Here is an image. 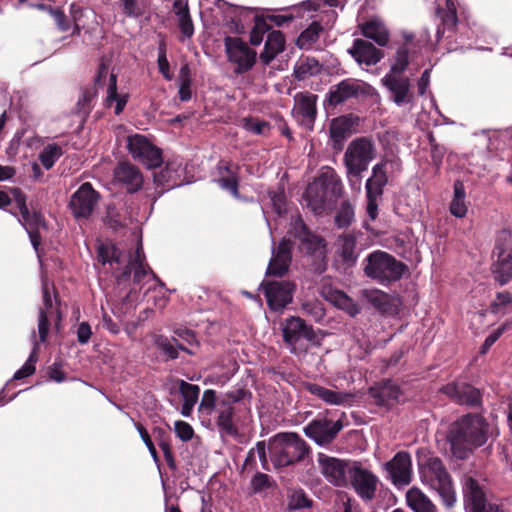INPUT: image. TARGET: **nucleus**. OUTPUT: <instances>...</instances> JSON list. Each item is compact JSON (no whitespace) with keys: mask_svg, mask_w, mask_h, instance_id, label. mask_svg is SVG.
<instances>
[{"mask_svg":"<svg viewBox=\"0 0 512 512\" xmlns=\"http://www.w3.org/2000/svg\"><path fill=\"white\" fill-rule=\"evenodd\" d=\"M342 192L341 179L332 168H328L307 186L303 198L308 208L315 214H321L342 196Z\"/></svg>","mask_w":512,"mask_h":512,"instance_id":"f03ea898","label":"nucleus"},{"mask_svg":"<svg viewBox=\"0 0 512 512\" xmlns=\"http://www.w3.org/2000/svg\"><path fill=\"white\" fill-rule=\"evenodd\" d=\"M32 7H35L40 10L47 11L55 20L56 25L61 31H68L69 30V24L65 19V15L63 12L59 9H54L51 6H48L46 4H35L32 5Z\"/></svg>","mask_w":512,"mask_h":512,"instance_id":"052dcab7","label":"nucleus"},{"mask_svg":"<svg viewBox=\"0 0 512 512\" xmlns=\"http://www.w3.org/2000/svg\"><path fill=\"white\" fill-rule=\"evenodd\" d=\"M234 414V407L227 405L225 401H222L216 420L217 426L222 435L232 437H236L238 435V428L234 423Z\"/></svg>","mask_w":512,"mask_h":512,"instance_id":"c9c22d12","label":"nucleus"},{"mask_svg":"<svg viewBox=\"0 0 512 512\" xmlns=\"http://www.w3.org/2000/svg\"><path fill=\"white\" fill-rule=\"evenodd\" d=\"M371 396L375 399L376 403L381 406L389 405L390 392L386 387L370 389Z\"/></svg>","mask_w":512,"mask_h":512,"instance_id":"774afa93","label":"nucleus"},{"mask_svg":"<svg viewBox=\"0 0 512 512\" xmlns=\"http://www.w3.org/2000/svg\"><path fill=\"white\" fill-rule=\"evenodd\" d=\"M127 148L132 157L147 168L160 167V150L153 146L145 136L138 134L129 136Z\"/></svg>","mask_w":512,"mask_h":512,"instance_id":"6ab92c4d","label":"nucleus"},{"mask_svg":"<svg viewBox=\"0 0 512 512\" xmlns=\"http://www.w3.org/2000/svg\"><path fill=\"white\" fill-rule=\"evenodd\" d=\"M506 329V325H503L501 327H498L496 330H494L491 334H489L484 343L482 344L480 348V354H486L490 348L494 345V343L502 336Z\"/></svg>","mask_w":512,"mask_h":512,"instance_id":"69168bd1","label":"nucleus"},{"mask_svg":"<svg viewBox=\"0 0 512 512\" xmlns=\"http://www.w3.org/2000/svg\"><path fill=\"white\" fill-rule=\"evenodd\" d=\"M382 84L390 92V99L398 106L409 104L414 99L410 79L403 75H385Z\"/></svg>","mask_w":512,"mask_h":512,"instance_id":"5701e85b","label":"nucleus"},{"mask_svg":"<svg viewBox=\"0 0 512 512\" xmlns=\"http://www.w3.org/2000/svg\"><path fill=\"white\" fill-rule=\"evenodd\" d=\"M510 305H512V295L507 291L498 292L489 305V311L492 314H504L505 309Z\"/></svg>","mask_w":512,"mask_h":512,"instance_id":"6e6d98bb","label":"nucleus"},{"mask_svg":"<svg viewBox=\"0 0 512 512\" xmlns=\"http://www.w3.org/2000/svg\"><path fill=\"white\" fill-rule=\"evenodd\" d=\"M342 419L333 421L326 416L317 417L310 421L304 428V434L320 446L331 444L343 429Z\"/></svg>","mask_w":512,"mask_h":512,"instance_id":"f8f14e48","label":"nucleus"},{"mask_svg":"<svg viewBox=\"0 0 512 512\" xmlns=\"http://www.w3.org/2000/svg\"><path fill=\"white\" fill-rule=\"evenodd\" d=\"M323 31L320 22L313 21L306 29H304L296 40V45L300 49L308 50L315 44Z\"/></svg>","mask_w":512,"mask_h":512,"instance_id":"a19ab883","label":"nucleus"},{"mask_svg":"<svg viewBox=\"0 0 512 512\" xmlns=\"http://www.w3.org/2000/svg\"><path fill=\"white\" fill-rule=\"evenodd\" d=\"M215 182L223 190L228 191L234 198H239V172L217 178Z\"/></svg>","mask_w":512,"mask_h":512,"instance_id":"5fc2aeb1","label":"nucleus"},{"mask_svg":"<svg viewBox=\"0 0 512 512\" xmlns=\"http://www.w3.org/2000/svg\"><path fill=\"white\" fill-rule=\"evenodd\" d=\"M239 166L237 164H233L231 161H226L224 159H221L217 166L216 171L218 178L225 177L229 174H234L239 172Z\"/></svg>","mask_w":512,"mask_h":512,"instance_id":"338daca9","label":"nucleus"},{"mask_svg":"<svg viewBox=\"0 0 512 512\" xmlns=\"http://www.w3.org/2000/svg\"><path fill=\"white\" fill-rule=\"evenodd\" d=\"M360 123V117L353 113L339 116L332 120L330 125V137L334 150H342L344 142L356 132Z\"/></svg>","mask_w":512,"mask_h":512,"instance_id":"4be33fe9","label":"nucleus"},{"mask_svg":"<svg viewBox=\"0 0 512 512\" xmlns=\"http://www.w3.org/2000/svg\"><path fill=\"white\" fill-rule=\"evenodd\" d=\"M136 427H137V430L143 440V442L145 443V445L147 446L156 466H157V469L160 471V460H159V457H158V454H157V450L148 434V432L146 431V429L141 426L140 424H136Z\"/></svg>","mask_w":512,"mask_h":512,"instance_id":"e2e57ef3","label":"nucleus"},{"mask_svg":"<svg viewBox=\"0 0 512 512\" xmlns=\"http://www.w3.org/2000/svg\"><path fill=\"white\" fill-rule=\"evenodd\" d=\"M240 125L246 131L262 136H267L271 129V125L268 121L259 120L252 116L242 118Z\"/></svg>","mask_w":512,"mask_h":512,"instance_id":"49530a36","label":"nucleus"},{"mask_svg":"<svg viewBox=\"0 0 512 512\" xmlns=\"http://www.w3.org/2000/svg\"><path fill=\"white\" fill-rule=\"evenodd\" d=\"M285 49V36L279 30L269 32L265 41L264 49L260 53V60L264 65H269L271 61Z\"/></svg>","mask_w":512,"mask_h":512,"instance_id":"72a5a7b5","label":"nucleus"},{"mask_svg":"<svg viewBox=\"0 0 512 512\" xmlns=\"http://www.w3.org/2000/svg\"><path fill=\"white\" fill-rule=\"evenodd\" d=\"M494 252L497 254V261L492 266L494 279L500 285H505L512 280V233L510 231L500 232Z\"/></svg>","mask_w":512,"mask_h":512,"instance_id":"1a4fd4ad","label":"nucleus"},{"mask_svg":"<svg viewBox=\"0 0 512 512\" xmlns=\"http://www.w3.org/2000/svg\"><path fill=\"white\" fill-rule=\"evenodd\" d=\"M62 154L63 151L59 145L56 143H50L40 151L38 160L46 170H50L59 160Z\"/></svg>","mask_w":512,"mask_h":512,"instance_id":"a18cd8bd","label":"nucleus"},{"mask_svg":"<svg viewBox=\"0 0 512 512\" xmlns=\"http://www.w3.org/2000/svg\"><path fill=\"white\" fill-rule=\"evenodd\" d=\"M177 83L179 85L178 96L182 102H187L192 98V77H191V69L188 63H185L181 66L177 78Z\"/></svg>","mask_w":512,"mask_h":512,"instance_id":"37998d69","label":"nucleus"},{"mask_svg":"<svg viewBox=\"0 0 512 512\" xmlns=\"http://www.w3.org/2000/svg\"><path fill=\"white\" fill-rule=\"evenodd\" d=\"M224 46L228 61L236 65V74H244L253 68L257 53L241 38L227 36L224 38Z\"/></svg>","mask_w":512,"mask_h":512,"instance_id":"9d476101","label":"nucleus"},{"mask_svg":"<svg viewBox=\"0 0 512 512\" xmlns=\"http://www.w3.org/2000/svg\"><path fill=\"white\" fill-rule=\"evenodd\" d=\"M16 202L19 208L20 217L18 218L19 223L24 227L27 231L31 244L35 249L37 255L39 256V245H40V236L39 230L45 227L44 221L42 219L41 214L37 212L30 213L26 204L25 198L23 195H18L16 198Z\"/></svg>","mask_w":512,"mask_h":512,"instance_id":"412c9836","label":"nucleus"},{"mask_svg":"<svg viewBox=\"0 0 512 512\" xmlns=\"http://www.w3.org/2000/svg\"><path fill=\"white\" fill-rule=\"evenodd\" d=\"M349 479L361 499L370 501L375 497L378 478L371 471L364 469L360 463L353 462Z\"/></svg>","mask_w":512,"mask_h":512,"instance_id":"aec40b11","label":"nucleus"},{"mask_svg":"<svg viewBox=\"0 0 512 512\" xmlns=\"http://www.w3.org/2000/svg\"><path fill=\"white\" fill-rule=\"evenodd\" d=\"M419 471L423 484L435 490L443 504L451 508L456 501V493L451 476L442 460L438 457H430L424 464H420Z\"/></svg>","mask_w":512,"mask_h":512,"instance_id":"39448f33","label":"nucleus"},{"mask_svg":"<svg viewBox=\"0 0 512 512\" xmlns=\"http://www.w3.org/2000/svg\"><path fill=\"white\" fill-rule=\"evenodd\" d=\"M168 392L167 400L180 410L184 417H190L198 402L200 387L182 379L170 380L164 384Z\"/></svg>","mask_w":512,"mask_h":512,"instance_id":"6e6552de","label":"nucleus"},{"mask_svg":"<svg viewBox=\"0 0 512 512\" xmlns=\"http://www.w3.org/2000/svg\"><path fill=\"white\" fill-rule=\"evenodd\" d=\"M489 435V422L481 414L467 413L450 425L447 441L453 456L465 460L486 444Z\"/></svg>","mask_w":512,"mask_h":512,"instance_id":"f257e3e1","label":"nucleus"},{"mask_svg":"<svg viewBox=\"0 0 512 512\" xmlns=\"http://www.w3.org/2000/svg\"><path fill=\"white\" fill-rule=\"evenodd\" d=\"M318 463L324 477L337 487L347 486V476L350 478V468L353 463L328 456L324 453L318 454Z\"/></svg>","mask_w":512,"mask_h":512,"instance_id":"a211bd4d","label":"nucleus"},{"mask_svg":"<svg viewBox=\"0 0 512 512\" xmlns=\"http://www.w3.org/2000/svg\"><path fill=\"white\" fill-rule=\"evenodd\" d=\"M407 502L414 512H436L435 505L417 488L408 491Z\"/></svg>","mask_w":512,"mask_h":512,"instance_id":"58836bf2","label":"nucleus"},{"mask_svg":"<svg viewBox=\"0 0 512 512\" xmlns=\"http://www.w3.org/2000/svg\"><path fill=\"white\" fill-rule=\"evenodd\" d=\"M348 53L359 65L374 66L384 58V51L375 47L371 42L356 38Z\"/></svg>","mask_w":512,"mask_h":512,"instance_id":"bb28decb","label":"nucleus"},{"mask_svg":"<svg viewBox=\"0 0 512 512\" xmlns=\"http://www.w3.org/2000/svg\"><path fill=\"white\" fill-rule=\"evenodd\" d=\"M374 156L375 147L369 138L360 137L353 140L344 154V164L348 175L359 180L362 172L368 169V165Z\"/></svg>","mask_w":512,"mask_h":512,"instance_id":"0eeeda50","label":"nucleus"},{"mask_svg":"<svg viewBox=\"0 0 512 512\" xmlns=\"http://www.w3.org/2000/svg\"><path fill=\"white\" fill-rule=\"evenodd\" d=\"M271 29V26L266 22L264 16H254V26L250 32V43L254 46L259 45L265 33Z\"/></svg>","mask_w":512,"mask_h":512,"instance_id":"3c124183","label":"nucleus"},{"mask_svg":"<svg viewBox=\"0 0 512 512\" xmlns=\"http://www.w3.org/2000/svg\"><path fill=\"white\" fill-rule=\"evenodd\" d=\"M114 178L117 182L124 185L129 192H136L141 188L143 182L139 170L126 162L118 164L114 169Z\"/></svg>","mask_w":512,"mask_h":512,"instance_id":"c756f323","label":"nucleus"},{"mask_svg":"<svg viewBox=\"0 0 512 512\" xmlns=\"http://www.w3.org/2000/svg\"><path fill=\"white\" fill-rule=\"evenodd\" d=\"M294 100L295 107L293 111L297 119L302 126L312 130L317 116V95L299 92L295 95Z\"/></svg>","mask_w":512,"mask_h":512,"instance_id":"a878e982","label":"nucleus"},{"mask_svg":"<svg viewBox=\"0 0 512 512\" xmlns=\"http://www.w3.org/2000/svg\"><path fill=\"white\" fill-rule=\"evenodd\" d=\"M409 65V50L406 46L397 49L394 61L387 75H403Z\"/></svg>","mask_w":512,"mask_h":512,"instance_id":"8fccbe9b","label":"nucleus"},{"mask_svg":"<svg viewBox=\"0 0 512 512\" xmlns=\"http://www.w3.org/2000/svg\"><path fill=\"white\" fill-rule=\"evenodd\" d=\"M332 301L340 308L346 310L351 316H355L359 312L355 302L342 291H335L332 294Z\"/></svg>","mask_w":512,"mask_h":512,"instance_id":"13d9d810","label":"nucleus"},{"mask_svg":"<svg viewBox=\"0 0 512 512\" xmlns=\"http://www.w3.org/2000/svg\"><path fill=\"white\" fill-rule=\"evenodd\" d=\"M281 330L285 344L295 350L297 343L305 339L314 343L316 333L312 325H308L306 321L298 316H289L281 323Z\"/></svg>","mask_w":512,"mask_h":512,"instance_id":"f3484780","label":"nucleus"},{"mask_svg":"<svg viewBox=\"0 0 512 512\" xmlns=\"http://www.w3.org/2000/svg\"><path fill=\"white\" fill-rule=\"evenodd\" d=\"M185 180V167L180 156L164 159L162 155V194L181 186Z\"/></svg>","mask_w":512,"mask_h":512,"instance_id":"393cba45","label":"nucleus"},{"mask_svg":"<svg viewBox=\"0 0 512 512\" xmlns=\"http://www.w3.org/2000/svg\"><path fill=\"white\" fill-rule=\"evenodd\" d=\"M338 255L345 268H352L356 265L359 252L357 250V240L353 234H343L338 238Z\"/></svg>","mask_w":512,"mask_h":512,"instance_id":"2f4dec72","label":"nucleus"},{"mask_svg":"<svg viewBox=\"0 0 512 512\" xmlns=\"http://www.w3.org/2000/svg\"><path fill=\"white\" fill-rule=\"evenodd\" d=\"M99 199L100 194L85 182L71 195L69 208L78 221L86 220L93 214Z\"/></svg>","mask_w":512,"mask_h":512,"instance_id":"ddd939ff","label":"nucleus"},{"mask_svg":"<svg viewBox=\"0 0 512 512\" xmlns=\"http://www.w3.org/2000/svg\"><path fill=\"white\" fill-rule=\"evenodd\" d=\"M386 164L387 161H382L374 165L372 176L367 179L365 184L366 194L382 196L384 187L388 183Z\"/></svg>","mask_w":512,"mask_h":512,"instance_id":"f704fd0d","label":"nucleus"},{"mask_svg":"<svg viewBox=\"0 0 512 512\" xmlns=\"http://www.w3.org/2000/svg\"><path fill=\"white\" fill-rule=\"evenodd\" d=\"M293 242L283 238L278 246L273 249L272 258L269 261L266 275L282 277L289 269L292 259Z\"/></svg>","mask_w":512,"mask_h":512,"instance_id":"b1692460","label":"nucleus"},{"mask_svg":"<svg viewBox=\"0 0 512 512\" xmlns=\"http://www.w3.org/2000/svg\"><path fill=\"white\" fill-rule=\"evenodd\" d=\"M436 12L441 19V24L437 29V40L439 41L445 30H453L456 27L458 17L455 4L452 0H446L445 8L442 9L441 7H438Z\"/></svg>","mask_w":512,"mask_h":512,"instance_id":"e433bc0d","label":"nucleus"},{"mask_svg":"<svg viewBox=\"0 0 512 512\" xmlns=\"http://www.w3.org/2000/svg\"><path fill=\"white\" fill-rule=\"evenodd\" d=\"M364 274L383 286L401 280L408 272V266L393 255L382 250H376L368 254L363 261Z\"/></svg>","mask_w":512,"mask_h":512,"instance_id":"20e7f679","label":"nucleus"},{"mask_svg":"<svg viewBox=\"0 0 512 512\" xmlns=\"http://www.w3.org/2000/svg\"><path fill=\"white\" fill-rule=\"evenodd\" d=\"M172 23L180 32V36L178 37L180 42H184L186 39H191L193 37L194 24L190 12L182 14L179 19Z\"/></svg>","mask_w":512,"mask_h":512,"instance_id":"603ef678","label":"nucleus"},{"mask_svg":"<svg viewBox=\"0 0 512 512\" xmlns=\"http://www.w3.org/2000/svg\"><path fill=\"white\" fill-rule=\"evenodd\" d=\"M296 236L302 243L308 244V250L316 253L319 257L324 256L325 240L322 237L313 235L308 227L301 222L299 228L296 227Z\"/></svg>","mask_w":512,"mask_h":512,"instance_id":"4c0bfd02","label":"nucleus"},{"mask_svg":"<svg viewBox=\"0 0 512 512\" xmlns=\"http://www.w3.org/2000/svg\"><path fill=\"white\" fill-rule=\"evenodd\" d=\"M268 451L274 466L280 468L303 461L310 447L297 433L282 432L269 440Z\"/></svg>","mask_w":512,"mask_h":512,"instance_id":"7ed1b4c3","label":"nucleus"},{"mask_svg":"<svg viewBox=\"0 0 512 512\" xmlns=\"http://www.w3.org/2000/svg\"><path fill=\"white\" fill-rule=\"evenodd\" d=\"M411 456L406 451L396 453L393 459L387 463V469L395 484L407 485L411 481Z\"/></svg>","mask_w":512,"mask_h":512,"instance_id":"c85d7f7f","label":"nucleus"},{"mask_svg":"<svg viewBox=\"0 0 512 512\" xmlns=\"http://www.w3.org/2000/svg\"><path fill=\"white\" fill-rule=\"evenodd\" d=\"M126 102V96H120L117 93L116 76L114 74H110L105 105L110 107L115 103L114 112L116 115H119L123 111Z\"/></svg>","mask_w":512,"mask_h":512,"instance_id":"c03bdc74","label":"nucleus"},{"mask_svg":"<svg viewBox=\"0 0 512 512\" xmlns=\"http://www.w3.org/2000/svg\"><path fill=\"white\" fill-rule=\"evenodd\" d=\"M123 12L128 17H138L145 12V0H119Z\"/></svg>","mask_w":512,"mask_h":512,"instance_id":"bf43d9fd","label":"nucleus"},{"mask_svg":"<svg viewBox=\"0 0 512 512\" xmlns=\"http://www.w3.org/2000/svg\"><path fill=\"white\" fill-rule=\"evenodd\" d=\"M463 494L467 512H505L502 505L487 502L484 490L472 477L465 480Z\"/></svg>","mask_w":512,"mask_h":512,"instance_id":"4468645a","label":"nucleus"},{"mask_svg":"<svg viewBox=\"0 0 512 512\" xmlns=\"http://www.w3.org/2000/svg\"><path fill=\"white\" fill-rule=\"evenodd\" d=\"M216 401V392L212 389L205 390L198 406V413L200 417H209L215 410Z\"/></svg>","mask_w":512,"mask_h":512,"instance_id":"864d4df0","label":"nucleus"},{"mask_svg":"<svg viewBox=\"0 0 512 512\" xmlns=\"http://www.w3.org/2000/svg\"><path fill=\"white\" fill-rule=\"evenodd\" d=\"M439 392L446 395L450 400L459 405H465L471 408L482 405L481 391L467 382H449L443 385Z\"/></svg>","mask_w":512,"mask_h":512,"instance_id":"dca6fc26","label":"nucleus"},{"mask_svg":"<svg viewBox=\"0 0 512 512\" xmlns=\"http://www.w3.org/2000/svg\"><path fill=\"white\" fill-rule=\"evenodd\" d=\"M148 272V269L144 266L141 259L140 249L137 248L135 254L131 256L129 263L120 278H126L133 274L134 282L140 283L148 275Z\"/></svg>","mask_w":512,"mask_h":512,"instance_id":"ea45409f","label":"nucleus"},{"mask_svg":"<svg viewBox=\"0 0 512 512\" xmlns=\"http://www.w3.org/2000/svg\"><path fill=\"white\" fill-rule=\"evenodd\" d=\"M321 71L319 61L314 57H306L294 66L293 75L298 81L305 80L308 76H313Z\"/></svg>","mask_w":512,"mask_h":512,"instance_id":"79ce46f5","label":"nucleus"},{"mask_svg":"<svg viewBox=\"0 0 512 512\" xmlns=\"http://www.w3.org/2000/svg\"><path fill=\"white\" fill-rule=\"evenodd\" d=\"M361 34L373 40L379 46H386L389 42V31L385 24L378 18H372L358 25Z\"/></svg>","mask_w":512,"mask_h":512,"instance_id":"7c9ffc66","label":"nucleus"},{"mask_svg":"<svg viewBox=\"0 0 512 512\" xmlns=\"http://www.w3.org/2000/svg\"><path fill=\"white\" fill-rule=\"evenodd\" d=\"M313 501L308 498L303 489H297L290 495L288 507L290 510H300L312 507Z\"/></svg>","mask_w":512,"mask_h":512,"instance_id":"4d7b16f0","label":"nucleus"},{"mask_svg":"<svg viewBox=\"0 0 512 512\" xmlns=\"http://www.w3.org/2000/svg\"><path fill=\"white\" fill-rule=\"evenodd\" d=\"M355 212L353 205L345 200L341 203L339 209L336 212L334 221L338 228H346L354 221Z\"/></svg>","mask_w":512,"mask_h":512,"instance_id":"09e8293b","label":"nucleus"},{"mask_svg":"<svg viewBox=\"0 0 512 512\" xmlns=\"http://www.w3.org/2000/svg\"><path fill=\"white\" fill-rule=\"evenodd\" d=\"M268 307L274 312H281L293 301L296 284L292 281H263L261 284Z\"/></svg>","mask_w":512,"mask_h":512,"instance_id":"9b49d317","label":"nucleus"},{"mask_svg":"<svg viewBox=\"0 0 512 512\" xmlns=\"http://www.w3.org/2000/svg\"><path fill=\"white\" fill-rule=\"evenodd\" d=\"M304 389L329 405H342L350 397L348 393L334 391L312 382L304 383Z\"/></svg>","mask_w":512,"mask_h":512,"instance_id":"473e14b6","label":"nucleus"},{"mask_svg":"<svg viewBox=\"0 0 512 512\" xmlns=\"http://www.w3.org/2000/svg\"><path fill=\"white\" fill-rule=\"evenodd\" d=\"M174 335L173 341L177 348L191 354V351L185 347V344L192 346L198 343L194 331L186 327H179L174 330Z\"/></svg>","mask_w":512,"mask_h":512,"instance_id":"de8ad7c7","label":"nucleus"},{"mask_svg":"<svg viewBox=\"0 0 512 512\" xmlns=\"http://www.w3.org/2000/svg\"><path fill=\"white\" fill-rule=\"evenodd\" d=\"M364 296L369 304L382 315L394 316L398 314L399 307L402 304L400 298L391 296L379 289L366 290Z\"/></svg>","mask_w":512,"mask_h":512,"instance_id":"cd10ccee","label":"nucleus"},{"mask_svg":"<svg viewBox=\"0 0 512 512\" xmlns=\"http://www.w3.org/2000/svg\"><path fill=\"white\" fill-rule=\"evenodd\" d=\"M42 292H43V307L39 309V317H38V334L39 340L36 339L35 331L31 333V341L33 344L32 351L27 359V361L23 364V366L14 373V380H21L32 375L35 372V363L38 360V349L39 343L45 342L48 336L49 331V320L48 316L50 313V309H52V299L49 291V283L46 280L42 281Z\"/></svg>","mask_w":512,"mask_h":512,"instance_id":"423d86ee","label":"nucleus"},{"mask_svg":"<svg viewBox=\"0 0 512 512\" xmlns=\"http://www.w3.org/2000/svg\"><path fill=\"white\" fill-rule=\"evenodd\" d=\"M251 487L254 493H258L270 487L269 475L257 472L251 479Z\"/></svg>","mask_w":512,"mask_h":512,"instance_id":"0e129e2a","label":"nucleus"},{"mask_svg":"<svg viewBox=\"0 0 512 512\" xmlns=\"http://www.w3.org/2000/svg\"><path fill=\"white\" fill-rule=\"evenodd\" d=\"M174 432L176 436L183 442H188L194 437L193 427L186 421L177 420L174 423Z\"/></svg>","mask_w":512,"mask_h":512,"instance_id":"680f3d73","label":"nucleus"},{"mask_svg":"<svg viewBox=\"0 0 512 512\" xmlns=\"http://www.w3.org/2000/svg\"><path fill=\"white\" fill-rule=\"evenodd\" d=\"M370 90L371 86L367 83L351 78L344 79L330 88L327 94V101L329 105L336 107L350 99L367 96L370 94Z\"/></svg>","mask_w":512,"mask_h":512,"instance_id":"2eb2a0df","label":"nucleus"}]
</instances>
